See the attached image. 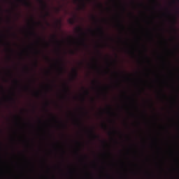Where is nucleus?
I'll list each match as a JSON object with an SVG mask.
<instances>
[{"instance_id":"f257e3e1","label":"nucleus","mask_w":179,"mask_h":179,"mask_svg":"<svg viewBox=\"0 0 179 179\" xmlns=\"http://www.w3.org/2000/svg\"><path fill=\"white\" fill-rule=\"evenodd\" d=\"M20 2H22L24 6H27V8H31V2L29 0H19Z\"/></svg>"},{"instance_id":"f03ea898","label":"nucleus","mask_w":179,"mask_h":179,"mask_svg":"<svg viewBox=\"0 0 179 179\" xmlns=\"http://www.w3.org/2000/svg\"><path fill=\"white\" fill-rule=\"evenodd\" d=\"M38 1L39 2V3H41L43 9L44 10H47L48 6L47 5V3L45 1H44V0H38Z\"/></svg>"},{"instance_id":"7ed1b4c3","label":"nucleus","mask_w":179,"mask_h":179,"mask_svg":"<svg viewBox=\"0 0 179 179\" xmlns=\"http://www.w3.org/2000/svg\"><path fill=\"white\" fill-rule=\"evenodd\" d=\"M52 40L56 43V44H57L58 47H61L62 42L58 41V39L57 38V35L52 36Z\"/></svg>"},{"instance_id":"20e7f679","label":"nucleus","mask_w":179,"mask_h":179,"mask_svg":"<svg viewBox=\"0 0 179 179\" xmlns=\"http://www.w3.org/2000/svg\"><path fill=\"white\" fill-rule=\"evenodd\" d=\"M77 33H80L81 36H86V34L83 32V29L81 27H78L76 28Z\"/></svg>"},{"instance_id":"39448f33","label":"nucleus","mask_w":179,"mask_h":179,"mask_svg":"<svg viewBox=\"0 0 179 179\" xmlns=\"http://www.w3.org/2000/svg\"><path fill=\"white\" fill-rule=\"evenodd\" d=\"M73 79H76V78H78V70L76 69H73Z\"/></svg>"},{"instance_id":"423d86ee","label":"nucleus","mask_w":179,"mask_h":179,"mask_svg":"<svg viewBox=\"0 0 179 179\" xmlns=\"http://www.w3.org/2000/svg\"><path fill=\"white\" fill-rule=\"evenodd\" d=\"M93 139H96V138H99V136L96 135V134H94V131H93V129H91L90 131Z\"/></svg>"},{"instance_id":"0eeeda50","label":"nucleus","mask_w":179,"mask_h":179,"mask_svg":"<svg viewBox=\"0 0 179 179\" xmlns=\"http://www.w3.org/2000/svg\"><path fill=\"white\" fill-rule=\"evenodd\" d=\"M59 71L60 73H64V66H62V60H60V66Z\"/></svg>"},{"instance_id":"6e6552de","label":"nucleus","mask_w":179,"mask_h":179,"mask_svg":"<svg viewBox=\"0 0 179 179\" xmlns=\"http://www.w3.org/2000/svg\"><path fill=\"white\" fill-rule=\"evenodd\" d=\"M98 31H99V33H100L101 36H102V37H104V31L103 30V28L99 27Z\"/></svg>"},{"instance_id":"1a4fd4ad","label":"nucleus","mask_w":179,"mask_h":179,"mask_svg":"<svg viewBox=\"0 0 179 179\" xmlns=\"http://www.w3.org/2000/svg\"><path fill=\"white\" fill-rule=\"evenodd\" d=\"M76 18H71L69 20V24H75Z\"/></svg>"},{"instance_id":"9d476101","label":"nucleus","mask_w":179,"mask_h":179,"mask_svg":"<svg viewBox=\"0 0 179 179\" xmlns=\"http://www.w3.org/2000/svg\"><path fill=\"white\" fill-rule=\"evenodd\" d=\"M64 92L66 94H68V92H69V87L68 86V85L64 84Z\"/></svg>"},{"instance_id":"9b49d317","label":"nucleus","mask_w":179,"mask_h":179,"mask_svg":"<svg viewBox=\"0 0 179 179\" xmlns=\"http://www.w3.org/2000/svg\"><path fill=\"white\" fill-rule=\"evenodd\" d=\"M86 39L85 38H83L82 40H81V42H80V44L82 45H86Z\"/></svg>"},{"instance_id":"f8f14e48","label":"nucleus","mask_w":179,"mask_h":179,"mask_svg":"<svg viewBox=\"0 0 179 179\" xmlns=\"http://www.w3.org/2000/svg\"><path fill=\"white\" fill-rule=\"evenodd\" d=\"M7 45H8V47H9L8 50L12 52L13 50L12 49H10V43H7Z\"/></svg>"},{"instance_id":"ddd939ff","label":"nucleus","mask_w":179,"mask_h":179,"mask_svg":"<svg viewBox=\"0 0 179 179\" xmlns=\"http://www.w3.org/2000/svg\"><path fill=\"white\" fill-rule=\"evenodd\" d=\"M81 2H83V8H86V4L85 3V1L84 0H80Z\"/></svg>"},{"instance_id":"4468645a","label":"nucleus","mask_w":179,"mask_h":179,"mask_svg":"<svg viewBox=\"0 0 179 179\" xmlns=\"http://www.w3.org/2000/svg\"><path fill=\"white\" fill-rule=\"evenodd\" d=\"M85 94H86L87 96H89V94H90L89 90H86L85 91Z\"/></svg>"},{"instance_id":"2eb2a0df","label":"nucleus","mask_w":179,"mask_h":179,"mask_svg":"<svg viewBox=\"0 0 179 179\" xmlns=\"http://www.w3.org/2000/svg\"><path fill=\"white\" fill-rule=\"evenodd\" d=\"M31 34L32 36H37V34H36V32H34V31H32L31 32Z\"/></svg>"},{"instance_id":"dca6fc26","label":"nucleus","mask_w":179,"mask_h":179,"mask_svg":"<svg viewBox=\"0 0 179 179\" xmlns=\"http://www.w3.org/2000/svg\"><path fill=\"white\" fill-rule=\"evenodd\" d=\"M34 66H36V68H37V66H38V62L37 61H36Z\"/></svg>"},{"instance_id":"f3484780","label":"nucleus","mask_w":179,"mask_h":179,"mask_svg":"<svg viewBox=\"0 0 179 179\" xmlns=\"http://www.w3.org/2000/svg\"><path fill=\"white\" fill-rule=\"evenodd\" d=\"M92 19H93V20H94L95 22H97V19L94 17V15H92Z\"/></svg>"},{"instance_id":"a211bd4d","label":"nucleus","mask_w":179,"mask_h":179,"mask_svg":"<svg viewBox=\"0 0 179 179\" xmlns=\"http://www.w3.org/2000/svg\"><path fill=\"white\" fill-rule=\"evenodd\" d=\"M45 16H50V12L46 11V13H45Z\"/></svg>"},{"instance_id":"6ab92c4d","label":"nucleus","mask_w":179,"mask_h":179,"mask_svg":"<svg viewBox=\"0 0 179 179\" xmlns=\"http://www.w3.org/2000/svg\"><path fill=\"white\" fill-rule=\"evenodd\" d=\"M102 127H103V128H105V129H107V124H103Z\"/></svg>"},{"instance_id":"aec40b11","label":"nucleus","mask_w":179,"mask_h":179,"mask_svg":"<svg viewBox=\"0 0 179 179\" xmlns=\"http://www.w3.org/2000/svg\"><path fill=\"white\" fill-rule=\"evenodd\" d=\"M31 21L32 22V23H34V19H33V17L31 18Z\"/></svg>"},{"instance_id":"412c9836","label":"nucleus","mask_w":179,"mask_h":179,"mask_svg":"<svg viewBox=\"0 0 179 179\" xmlns=\"http://www.w3.org/2000/svg\"><path fill=\"white\" fill-rule=\"evenodd\" d=\"M99 6H100V8H103V4L99 3Z\"/></svg>"},{"instance_id":"4be33fe9","label":"nucleus","mask_w":179,"mask_h":179,"mask_svg":"<svg viewBox=\"0 0 179 179\" xmlns=\"http://www.w3.org/2000/svg\"><path fill=\"white\" fill-rule=\"evenodd\" d=\"M1 89L2 92H3V86H1Z\"/></svg>"},{"instance_id":"5701e85b","label":"nucleus","mask_w":179,"mask_h":179,"mask_svg":"<svg viewBox=\"0 0 179 179\" xmlns=\"http://www.w3.org/2000/svg\"><path fill=\"white\" fill-rule=\"evenodd\" d=\"M46 106H50V103L46 102Z\"/></svg>"},{"instance_id":"b1692460","label":"nucleus","mask_w":179,"mask_h":179,"mask_svg":"<svg viewBox=\"0 0 179 179\" xmlns=\"http://www.w3.org/2000/svg\"><path fill=\"white\" fill-rule=\"evenodd\" d=\"M26 69H27V72H29V67L26 66Z\"/></svg>"},{"instance_id":"393cba45","label":"nucleus","mask_w":179,"mask_h":179,"mask_svg":"<svg viewBox=\"0 0 179 179\" xmlns=\"http://www.w3.org/2000/svg\"><path fill=\"white\" fill-rule=\"evenodd\" d=\"M120 26L122 27V29H124V25L122 24H121Z\"/></svg>"},{"instance_id":"a878e982","label":"nucleus","mask_w":179,"mask_h":179,"mask_svg":"<svg viewBox=\"0 0 179 179\" xmlns=\"http://www.w3.org/2000/svg\"><path fill=\"white\" fill-rule=\"evenodd\" d=\"M36 54H40V51L36 50Z\"/></svg>"},{"instance_id":"bb28decb","label":"nucleus","mask_w":179,"mask_h":179,"mask_svg":"<svg viewBox=\"0 0 179 179\" xmlns=\"http://www.w3.org/2000/svg\"><path fill=\"white\" fill-rule=\"evenodd\" d=\"M71 54H75V51L71 50Z\"/></svg>"},{"instance_id":"cd10ccee","label":"nucleus","mask_w":179,"mask_h":179,"mask_svg":"<svg viewBox=\"0 0 179 179\" xmlns=\"http://www.w3.org/2000/svg\"><path fill=\"white\" fill-rule=\"evenodd\" d=\"M60 9L59 8H57V12H59Z\"/></svg>"},{"instance_id":"c85d7f7f","label":"nucleus","mask_w":179,"mask_h":179,"mask_svg":"<svg viewBox=\"0 0 179 179\" xmlns=\"http://www.w3.org/2000/svg\"><path fill=\"white\" fill-rule=\"evenodd\" d=\"M26 90H29V87H25Z\"/></svg>"},{"instance_id":"c756f323","label":"nucleus","mask_w":179,"mask_h":179,"mask_svg":"<svg viewBox=\"0 0 179 179\" xmlns=\"http://www.w3.org/2000/svg\"><path fill=\"white\" fill-rule=\"evenodd\" d=\"M115 132H117L115 130H114L113 131V134H115Z\"/></svg>"},{"instance_id":"7c9ffc66","label":"nucleus","mask_w":179,"mask_h":179,"mask_svg":"<svg viewBox=\"0 0 179 179\" xmlns=\"http://www.w3.org/2000/svg\"><path fill=\"white\" fill-rule=\"evenodd\" d=\"M15 83H17V80H15Z\"/></svg>"},{"instance_id":"2f4dec72","label":"nucleus","mask_w":179,"mask_h":179,"mask_svg":"<svg viewBox=\"0 0 179 179\" xmlns=\"http://www.w3.org/2000/svg\"><path fill=\"white\" fill-rule=\"evenodd\" d=\"M10 100H13H13H15V99H14L13 97H10Z\"/></svg>"},{"instance_id":"473e14b6","label":"nucleus","mask_w":179,"mask_h":179,"mask_svg":"<svg viewBox=\"0 0 179 179\" xmlns=\"http://www.w3.org/2000/svg\"><path fill=\"white\" fill-rule=\"evenodd\" d=\"M36 96H38V92H36Z\"/></svg>"},{"instance_id":"72a5a7b5","label":"nucleus","mask_w":179,"mask_h":179,"mask_svg":"<svg viewBox=\"0 0 179 179\" xmlns=\"http://www.w3.org/2000/svg\"><path fill=\"white\" fill-rule=\"evenodd\" d=\"M82 100H83V101H85V98H83Z\"/></svg>"},{"instance_id":"f704fd0d","label":"nucleus","mask_w":179,"mask_h":179,"mask_svg":"<svg viewBox=\"0 0 179 179\" xmlns=\"http://www.w3.org/2000/svg\"><path fill=\"white\" fill-rule=\"evenodd\" d=\"M115 74H116V75H118V73L115 72Z\"/></svg>"},{"instance_id":"c9c22d12","label":"nucleus","mask_w":179,"mask_h":179,"mask_svg":"<svg viewBox=\"0 0 179 179\" xmlns=\"http://www.w3.org/2000/svg\"><path fill=\"white\" fill-rule=\"evenodd\" d=\"M93 83H94V84L96 83V81H93Z\"/></svg>"},{"instance_id":"e433bc0d","label":"nucleus","mask_w":179,"mask_h":179,"mask_svg":"<svg viewBox=\"0 0 179 179\" xmlns=\"http://www.w3.org/2000/svg\"><path fill=\"white\" fill-rule=\"evenodd\" d=\"M92 101H94V99H92Z\"/></svg>"},{"instance_id":"4c0bfd02","label":"nucleus","mask_w":179,"mask_h":179,"mask_svg":"<svg viewBox=\"0 0 179 179\" xmlns=\"http://www.w3.org/2000/svg\"><path fill=\"white\" fill-rule=\"evenodd\" d=\"M53 118H55H55H57V117H56L55 116H53Z\"/></svg>"},{"instance_id":"58836bf2","label":"nucleus","mask_w":179,"mask_h":179,"mask_svg":"<svg viewBox=\"0 0 179 179\" xmlns=\"http://www.w3.org/2000/svg\"><path fill=\"white\" fill-rule=\"evenodd\" d=\"M78 145H80V143L78 142Z\"/></svg>"},{"instance_id":"ea45409f","label":"nucleus","mask_w":179,"mask_h":179,"mask_svg":"<svg viewBox=\"0 0 179 179\" xmlns=\"http://www.w3.org/2000/svg\"><path fill=\"white\" fill-rule=\"evenodd\" d=\"M154 1V2H156V0H153Z\"/></svg>"},{"instance_id":"a19ab883","label":"nucleus","mask_w":179,"mask_h":179,"mask_svg":"<svg viewBox=\"0 0 179 179\" xmlns=\"http://www.w3.org/2000/svg\"><path fill=\"white\" fill-rule=\"evenodd\" d=\"M174 22H176V18L174 19Z\"/></svg>"},{"instance_id":"79ce46f5","label":"nucleus","mask_w":179,"mask_h":179,"mask_svg":"<svg viewBox=\"0 0 179 179\" xmlns=\"http://www.w3.org/2000/svg\"><path fill=\"white\" fill-rule=\"evenodd\" d=\"M47 45H48V43H46Z\"/></svg>"},{"instance_id":"37998d69","label":"nucleus","mask_w":179,"mask_h":179,"mask_svg":"<svg viewBox=\"0 0 179 179\" xmlns=\"http://www.w3.org/2000/svg\"><path fill=\"white\" fill-rule=\"evenodd\" d=\"M0 10H1V8H0Z\"/></svg>"}]
</instances>
